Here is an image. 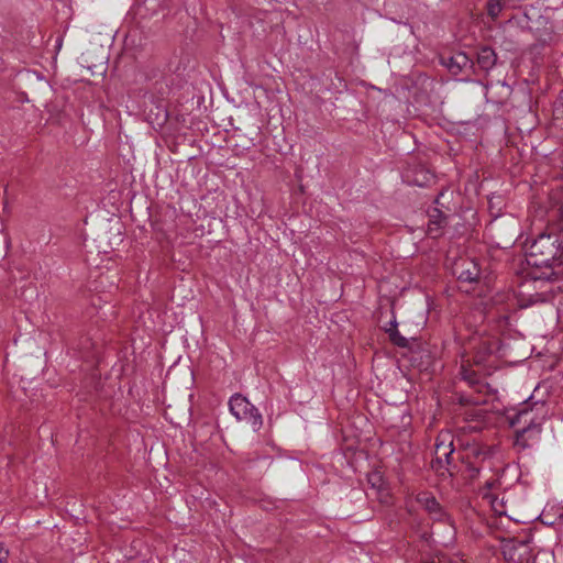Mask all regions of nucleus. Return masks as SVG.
Segmentation results:
<instances>
[{
	"mask_svg": "<svg viewBox=\"0 0 563 563\" xmlns=\"http://www.w3.org/2000/svg\"><path fill=\"white\" fill-rule=\"evenodd\" d=\"M529 263L534 266H551L562 260L563 247L558 234L542 233L527 249Z\"/></svg>",
	"mask_w": 563,
	"mask_h": 563,
	"instance_id": "f257e3e1",
	"label": "nucleus"
},
{
	"mask_svg": "<svg viewBox=\"0 0 563 563\" xmlns=\"http://www.w3.org/2000/svg\"><path fill=\"white\" fill-rule=\"evenodd\" d=\"M229 409L236 420L250 423L255 431L263 424L262 415L247 398L240 394H235L230 398Z\"/></svg>",
	"mask_w": 563,
	"mask_h": 563,
	"instance_id": "f03ea898",
	"label": "nucleus"
},
{
	"mask_svg": "<svg viewBox=\"0 0 563 563\" xmlns=\"http://www.w3.org/2000/svg\"><path fill=\"white\" fill-rule=\"evenodd\" d=\"M453 451V437L451 432H440L434 444V463L439 468L443 467L444 464H449Z\"/></svg>",
	"mask_w": 563,
	"mask_h": 563,
	"instance_id": "7ed1b4c3",
	"label": "nucleus"
},
{
	"mask_svg": "<svg viewBox=\"0 0 563 563\" xmlns=\"http://www.w3.org/2000/svg\"><path fill=\"white\" fill-rule=\"evenodd\" d=\"M417 503L423 507L434 519L441 520L444 516L435 498L429 493H420L417 496Z\"/></svg>",
	"mask_w": 563,
	"mask_h": 563,
	"instance_id": "20e7f679",
	"label": "nucleus"
},
{
	"mask_svg": "<svg viewBox=\"0 0 563 563\" xmlns=\"http://www.w3.org/2000/svg\"><path fill=\"white\" fill-rule=\"evenodd\" d=\"M495 454V449L479 443H474L466 449V457L484 461Z\"/></svg>",
	"mask_w": 563,
	"mask_h": 563,
	"instance_id": "39448f33",
	"label": "nucleus"
},
{
	"mask_svg": "<svg viewBox=\"0 0 563 563\" xmlns=\"http://www.w3.org/2000/svg\"><path fill=\"white\" fill-rule=\"evenodd\" d=\"M496 53L490 47H482L477 53V63L484 70L492 69L496 64Z\"/></svg>",
	"mask_w": 563,
	"mask_h": 563,
	"instance_id": "423d86ee",
	"label": "nucleus"
},
{
	"mask_svg": "<svg viewBox=\"0 0 563 563\" xmlns=\"http://www.w3.org/2000/svg\"><path fill=\"white\" fill-rule=\"evenodd\" d=\"M467 265L468 267L465 269H462L461 272L455 271V274H457L459 278L464 282H474L479 276V271L477 268V265L473 262H468L466 260L462 261L461 266Z\"/></svg>",
	"mask_w": 563,
	"mask_h": 563,
	"instance_id": "0eeeda50",
	"label": "nucleus"
},
{
	"mask_svg": "<svg viewBox=\"0 0 563 563\" xmlns=\"http://www.w3.org/2000/svg\"><path fill=\"white\" fill-rule=\"evenodd\" d=\"M452 62H456V69L459 71L467 68L471 66V59L467 57L464 53H457L454 56L451 57Z\"/></svg>",
	"mask_w": 563,
	"mask_h": 563,
	"instance_id": "6e6552de",
	"label": "nucleus"
},
{
	"mask_svg": "<svg viewBox=\"0 0 563 563\" xmlns=\"http://www.w3.org/2000/svg\"><path fill=\"white\" fill-rule=\"evenodd\" d=\"M387 332L389 333L390 340L395 344H397L399 346L407 345V339L405 336L400 335V333L395 328L388 329Z\"/></svg>",
	"mask_w": 563,
	"mask_h": 563,
	"instance_id": "1a4fd4ad",
	"label": "nucleus"
},
{
	"mask_svg": "<svg viewBox=\"0 0 563 563\" xmlns=\"http://www.w3.org/2000/svg\"><path fill=\"white\" fill-rule=\"evenodd\" d=\"M503 9L501 0H490L488 2V14L492 18H497Z\"/></svg>",
	"mask_w": 563,
	"mask_h": 563,
	"instance_id": "9d476101",
	"label": "nucleus"
},
{
	"mask_svg": "<svg viewBox=\"0 0 563 563\" xmlns=\"http://www.w3.org/2000/svg\"><path fill=\"white\" fill-rule=\"evenodd\" d=\"M442 223H443V219H440L437 221H431L428 227V233L433 236H437L439 234V230L442 227Z\"/></svg>",
	"mask_w": 563,
	"mask_h": 563,
	"instance_id": "9b49d317",
	"label": "nucleus"
},
{
	"mask_svg": "<svg viewBox=\"0 0 563 563\" xmlns=\"http://www.w3.org/2000/svg\"><path fill=\"white\" fill-rule=\"evenodd\" d=\"M505 556H506L508 560L512 561L514 563H525L526 561H528V559H521V558H520V559H518V560H516V559H515V556H514V554H511V553H510V550H506V551H505Z\"/></svg>",
	"mask_w": 563,
	"mask_h": 563,
	"instance_id": "f8f14e48",
	"label": "nucleus"
},
{
	"mask_svg": "<svg viewBox=\"0 0 563 563\" xmlns=\"http://www.w3.org/2000/svg\"><path fill=\"white\" fill-rule=\"evenodd\" d=\"M529 416V412L526 411V410H521L519 413H518V417H517V421H521L523 420L525 422L528 421L527 417ZM529 422H533V419H529Z\"/></svg>",
	"mask_w": 563,
	"mask_h": 563,
	"instance_id": "ddd939ff",
	"label": "nucleus"
},
{
	"mask_svg": "<svg viewBox=\"0 0 563 563\" xmlns=\"http://www.w3.org/2000/svg\"><path fill=\"white\" fill-rule=\"evenodd\" d=\"M448 68L453 73L457 74L459 70L456 69V62H452L451 59L446 63Z\"/></svg>",
	"mask_w": 563,
	"mask_h": 563,
	"instance_id": "4468645a",
	"label": "nucleus"
},
{
	"mask_svg": "<svg viewBox=\"0 0 563 563\" xmlns=\"http://www.w3.org/2000/svg\"><path fill=\"white\" fill-rule=\"evenodd\" d=\"M7 558H8V552L2 553V552L0 551V562H1V563L5 562V561H7Z\"/></svg>",
	"mask_w": 563,
	"mask_h": 563,
	"instance_id": "2eb2a0df",
	"label": "nucleus"
},
{
	"mask_svg": "<svg viewBox=\"0 0 563 563\" xmlns=\"http://www.w3.org/2000/svg\"><path fill=\"white\" fill-rule=\"evenodd\" d=\"M518 550H522L525 553L527 552V547L521 544L518 547Z\"/></svg>",
	"mask_w": 563,
	"mask_h": 563,
	"instance_id": "dca6fc26",
	"label": "nucleus"
},
{
	"mask_svg": "<svg viewBox=\"0 0 563 563\" xmlns=\"http://www.w3.org/2000/svg\"><path fill=\"white\" fill-rule=\"evenodd\" d=\"M463 377H464V379H467V380H470L471 383L473 382V380L471 379V377H470L466 373H464V374H463Z\"/></svg>",
	"mask_w": 563,
	"mask_h": 563,
	"instance_id": "f3484780",
	"label": "nucleus"
},
{
	"mask_svg": "<svg viewBox=\"0 0 563 563\" xmlns=\"http://www.w3.org/2000/svg\"><path fill=\"white\" fill-rule=\"evenodd\" d=\"M558 316H559V318H562V309L561 308H558Z\"/></svg>",
	"mask_w": 563,
	"mask_h": 563,
	"instance_id": "a211bd4d",
	"label": "nucleus"
},
{
	"mask_svg": "<svg viewBox=\"0 0 563 563\" xmlns=\"http://www.w3.org/2000/svg\"><path fill=\"white\" fill-rule=\"evenodd\" d=\"M431 563H441V562H431Z\"/></svg>",
	"mask_w": 563,
	"mask_h": 563,
	"instance_id": "6ab92c4d",
	"label": "nucleus"
}]
</instances>
